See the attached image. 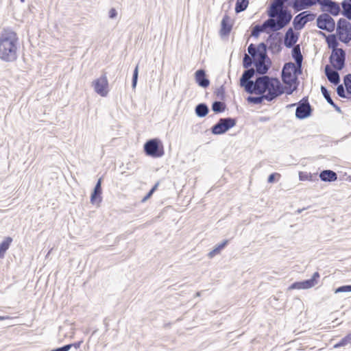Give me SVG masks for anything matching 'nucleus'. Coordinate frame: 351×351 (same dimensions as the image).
I'll use <instances>...</instances> for the list:
<instances>
[{
	"label": "nucleus",
	"instance_id": "55",
	"mask_svg": "<svg viewBox=\"0 0 351 351\" xmlns=\"http://www.w3.org/2000/svg\"><path fill=\"white\" fill-rule=\"evenodd\" d=\"M101 180H102V178H100L97 180V183H96V184H95V187H94V188L99 189H101Z\"/></svg>",
	"mask_w": 351,
	"mask_h": 351
},
{
	"label": "nucleus",
	"instance_id": "41",
	"mask_svg": "<svg viewBox=\"0 0 351 351\" xmlns=\"http://www.w3.org/2000/svg\"><path fill=\"white\" fill-rule=\"evenodd\" d=\"M247 52L253 58L256 59L258 57V50L254 44H250L247 47Z\"/></svg>",
	"mask_w": 351,
	"mask_h": 351
},
{
	"label": "nucleus",
	"instance_id": "2",
	"mask_svg": "<svg viewBox=\"0 0 351 351\" xmlns=\"http://www.w3.org/2000/svg\"><path fill=\"white\" fill-rule=\"evenodd\" d=\"M289 0H273L267 10L268 17L281 25L283 28L289 24L292 19L291 10L285 7V3H289Z\"/></svg>",
	"mask_w": 351,
	"mask_h": 351
},
{
	"label": "nucleus",
	"instance_id": "37",
	"mask_svg": "<svg viewBox=\"0 0 351 351\" xmlns=\"http://www.w3.org/2000/svg\"><path fill=\"white\" fill-rule=\"evenodd\" d=\"M350 343H351V334H348L342 338L334 346V348H338Z\"/></svg>",
	"mask_w": 351,
	"mask_h": 351
},
{
	"label": "nucleus",
	"instance_id": "14",
	"mask_svg": "<svg viewBox=\"0 0 351 351\" xmlns=\"http://www.w3.org/2000/svg\"><path fill=\"white\" fill-rule=\"evenodd\" d=\"M271 64V60L268 57H257L255 59L254 66L256 73L266 75Z\"/></svg>",
	"mask_w": 351,
	"mask_h": 351
},
{
	"label": "nucleus",
	"instance_id": "62",
	"mask_svg": "<svg viewBox=\"0 0 351 351\" xmlns=\"http://www.w3.org/2000/svg\"><path fill=\"white\" fill-rule=\"evenodd\" d=\"M201 295V292L200 291H198L196 293V296H200Z\"/></svg>",
	"mask_w": 351,
	"mask_h": 351
},
{
	"label": "nucleus",
	"instance_id": "15",
	"mask_svg": "<svg viewBox=\"0 0 351 351\" xmlns=\"http://www.w3.org/2000/svg\"><path fill=\"white\" fill-rule=\"evenodd\" d=\"M319 0H293L288 5L291 6L295 12L308 8L316 4H319Z\"/></svg>",
	"mask_w": 351,
	"mask_h": 351
},
{
	"label": "nucleus",
	"instance_id": "8",
	"mask_svg": "<svg viewBox=\"0 0 351 351\" xmlns=\"http://www.w3.org/2000/svg\"><path fill=\"white\" fill-rule=\"evenodd\" d=\"M337 33L341 42L348 43L351 40V23L343 18L339 19L337 21Z\"/></svg>",
	"mask_w": 351,
	"mask_h": 351
},
{
	"label": "nucleus",
	"instance_id": "28",
	"mask_svg": "<svg viewBox=\"0 0 351 351\" xmlns=\"http://www.w3.org/2000/svg\"><path fill=\"white\" fill-rule=\"evenodd\" d=\"M305 25L306 23L302 15L301 14V12L294 17L293 21V25L295 29L300 30L304 28Z\"/></svg>",
	"mask_w": 351,
	"mask_h": 351
},
{
	"label": "nucleus",
	"instance_id": "18",
	"mask_svg": "<svg viewBox=\"0 0 351 351\" xmlns=\"http://www.w3.org/2000/svg\"><path fill=\"white\" fill-rule=\"evenodd\" d=\"M232 29L231 19L228 14H225L221 21V29L219 34L221 36H227L230 34Z\"/></svg>",
	"mask_w": 351,
	"mask_h": 351
},
{
	"label": "nucleus",
	"instance_id": "24",
	"mask_svg": "<svg viewBox=\"0 0 351 351\" xmlns=\"http://www.w3.org/2000/svg\"><path fill=\"white\" fill-rule=\"evenodd\" d=\"M292 48L291 56L297 66L302 65L303 56L301 53L300 45H295Z\"/></svg>",
	"mask_w": 351,
	"mask_h": 351
},
{
	"label": "nucleus",
	"instance_id": "38",
	"mask_svg": "<svg viewBox=\"0 0 351 351\" xmlns=\"http://www.w3.org/2000/svg\"><path fill=\"white\" fill-rule=\"evenodd\" d=\"M343 84L347 94L351 95V73L347 74L343 77Z\"/></svg>",
	"mask_w": 351,
	"mask_h": 351
},
{
	"label": "nucleus",
	"instance_id": "42",
	"mask_svg": "<svg viewBox=\"0 0 351 351\" xmlns=\"http://www.w3.org/2000/svg\"><path fill=\"white\" fill-rule=\"evenodd\" d=\"M256 48L259 51L258 57H260V56H261L263 58L267 57V47L266 44H265L264 43H261Z\"/></svg>",
	"mask_w": 351,
	"mask_h": 351
},
{
	"label": "nucleus",
	"instance_id": "50",
	"mask_svg": "<svg viewBox=\"0 0 351 351\" xmlns=\"http://www.w3.org/2000/svg\"><path fill=\"white\" fill-rule=\"evenodd\" d=\"M117 16V12L114 8H111L109 10V18L110 19H114Z\"/></svg>",
	"mask_w": 351,
	"mask_h": 351
},
{
	"label": "nucleus",
	"instance_id": "12",
	"mask_svg": "<svg viewBox=\"0 0 351 351\" xmlns=\"http://www.w3.org/2000/svg\"><path fill=\"white\" fill-rule=\"evenodd\" d=\"M95 91L101 97H106L108 93V81L106 74L92 82Z\"/></svg>",
	"mask_w": 351,
	"mask_h": 351
},
{
	"label": "nucleus",
	"instance_id": "44",
	"mask_svg": "<svg viewBox=\"0 0 351 351\" xmlns=\"http://www.w3.org/2000/svg\"><path fill=\"white\" fill-rule=\"evenodd\" d=\"M215 94L221 100H223L225 99V87H224V85H221L218 88H217V90L215 91Z\"/></svg>",
	"mask_w": 351,
	"mask_h": 351
},
{
	"label": "nucleus",
	"instance_id": "34",
	"mask_svg": "<svg viewBox=\"0 0 351 351\" xmlns=\"http://www.w3.org/2000/svg\"><path fill=\"white\" fill-rule=\"evenodd\" d=\"M212 110L215 113H221L225 111L226 105L221 101H215L212 104Z\"/></svg>",
	"mask_w": 351,
	"mask_h": 351
},
{
	"label": "nucleus",
	"instance_id": "6",
	"mask_svg": "<svg viewBox=\"0 0 351 351\" xmlns=\"http://www.w3.org/2000/svg\"><path fill=\"white\" fill-rule=\"evenodd\" d=\"M144 152L148 156L156 158L162 157L164 154V146L158 138H152L144 144Z\"/></svg>",
	"mask_w": 351,
	"mask_h": 351
},
{
	"label": "nucleus",
	"instance_id": "57",
	"mask_svg": "<svg viewBox=\"0 0 351 351\" xmlns=\"http://www.w3.org/2000/svg\"><path fill=\"white\" fill-rule=\"evenodd\" d=\"M151 197H152V195H150L149 193H147V194L142 199L141 202H145L148 199H149Z\"/></svg>",
	"mask_w": 351,
	"mask_h": 351
},
{
	"label": "nucleus",
	"instance_id": "56",
	"mask_svg": "<svg viewBox=\"0 0 351 351\" xmlns=\"http://www.w3.org/2000/svg\"><path fill=\"white\" fill-rule=\"evenodd\" d=\"M158 183H156L155 184V185L149 190V191L148 192L150 195H153V193H154V191L156 190V189L158 188Z\"/></svg>",
	"mask_w": 351,
	"mask_h": 351
},
{
	"label": "nucleus",
	"instance_id": "29",
	"mask_svg": "<svg viewBox=\"0 0 351 351\" xmlns=\"http://www.w3.org/2000/svg\"><path fill=\"white\" fill-rule=\"evenodd\" d=\"M12 242V239L10 237H7L0 243V258H1L4 257L5 254L6 252V251L8 250Z\"/></svg>",
	"mask_w": 351,
	"mask_h": 351
},
{
	"label": "nucleus",
	"instance_id": "11",
	"mask_svg": "<svg viewBox=\"0 0 351 351\" xmlns=\"http://www.w3.org/2000/svg\"><path fill=\"white\" fill-rule=\"evenodd\" d=\"M317 27L328 32H332L335 29V21L328 14L323 13L317 18Z\"/></svg>",
	"mask_w": 351,
	"mask_h": 351
},
{
	"label": "nucleus",
	"instance_id": "43",
	"mask_svg": "<svg viewBox=\"0 0 351 351\" xmlns=\"http://www.w3.org/2000/svg\"><path fill=\"white\" fill-rule=\"evenodd\" d=\"M138 65L137 64L134 68L133 75H132V88H135L138 82Z\"/></svg>",
	"mask_w": 351,
	"mask_h": 351
},
{
	"label": "nucleus",
	"instance_id": "35",
	"mask_svg": "<svg viewBox=\"0 0 351 351\" xmlns=\"http://www.w3.org/2000/svg\"><path fill=\"white\" fill-rule=\"evenodd\" d=\"M328 46L332 50L339 49L337 47L339 45V43L337 40L336 36L334 34L328 35L326 38Z\"/></svg>",
	"mask_w": 351,
	"mask_h": 351
},
{
	"label": "nucleus",
	"instance_id": "51",
	"mask_svg": "<svg viewBox=\"0 0 351 351\" xmlns=\"http://www.w3.org/2000/svg\"><path fill=\"white\" fill-rule=\"evenodd\" d=\"M276 176H279V174L277 173H274L270 174L267 178V182L269 183H273L275 181Z\"/></svg>",
	"mask_w": 351,
	"mask_h": 351
},
{
	"label": "nucleus",
	"instance_id": "16",
	"mask_svg": "<svg viewBox=\"0 0 351 351\" xmlns=\"http://www.w3.org/2000/svg\"><path fill=\"white\" fill-rule=\"evenodd\" d=\"M278 34L279 33L270 34L267 39V42L269 43V49L274 53H279L282 50L281 41L277 39Z\"/></svg>",
	"mask_w": 351,
	"mask_h": 351
},
{
	"label": "nucleus",
	"instance_id": "25",
	"mask_svg": "<svg viewBox=\"0 0 351 351\" xmlns=\"http://www.w3.org/2000/svg\"><path fill=\"white\" fill-rule=\"evenodd\" d=\"M256 73V70L252 68H248L245 70L240 78V85H245V82L251 81V79L254 76Z\"/></svg>",
	"mask_w": 351,
	"mask_h": 351
},
{
	"label": "nucleus",
	"instance_id": "60",
	"mask_svg": "<svg viewBox=\"0 0 351 351\" xmlns=\"http://www.w3.org/2000/svg\"><path fill=\"white\" fill-rule=\"evenodd\" d=\"M305 208H302V209H298L297 210L298 213H301L302 212V210H304Z\"/></svg>",
	"mask_w": 351,
	"mask_h": 351
},
{
	"label": "nucleus",
	"instance_id": "27",
	"mask_svg": "<svg viewBox=\"0 0 351 351\" xmlns=\"http://www.w3.org/2000/svg\"><path fill=\"white\" fill-rule=\"evenodd\" d=\"M341 5L343 8L342 15L348 20H351V0H343Z\"/></svg>",
	"mask_w": 351,
	"mask_h": 351
},
{
	"label": "nucleus",
	"instance_id": "23",
	"mask_svg": "<svg viewBox=\"0 0 351 351\" xmlns=\"http://www.w3.org/2000/svg\"><path fill=\"white\" fill-rule=\"evenodd\" d=\"M313 280H305L300 282H295L291 285L289 289H307L314 287Z\"/></svg>",
	"mask_w": 351,
	"mask_h": 351
},
{
	"label": "nucleus",
	"instance_id": "30",
	"mask_svg": "<svg viewBox=\"0 0 351 351\" xmlns=\"http://www.w3.org/2000/svg\"><path fill=\"white\" fill-rule=\"evenodd\" d=\"M102 189L94 188L90 195V203L93 204L97 202L100 203L102 200L101 197Z\"/></svg>",
	"mask_w": 351,
	"mask_h": 351
},
{
	"label": "nucleus",
	"instance_id": "40",
	"mask_svg": "<svg viewBox=\"0 0 351 351\" xmlns=\"http://www.w3.org/2000/svg\"><path fill=\"white\" fill-rule=\"evenodd\" d=\"M321 93L323 95L325 99L327 101V102L330 105L332 103H333V100L330 97V92L327 89L326 87L324 86H321Z\"/></svg>",
	"mask_w": 351,
	"mask_h": 351
},
{
	"label": "nucleus",
	"instance_id": "33",
	"mask_svg": "<svg viewBox=\"0 0 351 351\" xmlns=\"http://www.w3.org/2000/svg\"><path fill=\"white\" fill-rule=\"evenodd\" d=\"M258 95V96H248L247 97V102L253 104H260L264 100H267V97L265 94L261 93Z\"/></svg>",
	"mask_w": 351,
	"mask_h": 351
},
{
	"label": "nucleus",
	"instance_id": "26",
	"mask_svg": "<svg viewBox=\"0 0 351 351\" xmlns=\"http://www.w3.org/2000/svg\"><path fill=\"white\" fill-rule=\"evenodd\" d=\"M195 112L198 117L203 118L208 114L209 109L205 103H200L195 106Z\"/></svg>",
	"mask_w": 351,
	"mask_h": 351
},
{
	"label": "nucleus",
	"instance_id": "3",
	"mask_svg": "<svg viewBox=\"0 0 351 351\" xmlns=\"http://www.w3.org/2000/svg\"><path fill=\"white\" fill-rule=\"evenodd\" d=\"M258 86H261V93L267 97V101H271L282 95L285 89L277 77L262 75L258 80Z\"/></svg>",
	"mask_w": 351,
	"mask_h": 351
},
{
	"label": "nucleus",
	"instance_id": "63",
	"mask_svg": "<svg viewBox=\"0 0 351 351\" xmlns=\"http://www.w3.org/2000/svg\"><path fill=\"white\" fill-rule=\"evenodd\" d=\"M25 0H21V2H25Z\"/></svg>",
	"mask_w": 351,
	"mask_h": 351
},
{
	"label": "nucleus",
	"instance_id": "13",
	"mask_svg": "<svg viewBox=\"0 0 351 351\" xmlns=\"http://www.w3.org/2000/svg\"><path fill=\"white\" fill-rule=\"evenodd\" d=\"M319 5L322 11H326L331 15L336 16L341 13L339 3L332 0H319Z\"/></svg>",
	"mask_w": 351,
	"mask_h": 351
},
{
	"label": "nucleus",
	"instance_id": "49",
	"mask_svg": "<svg viewBox=\"0 0 351 351\" xmlns=\"http://www.w3.org/2000/svg\"><path fill=\"white\" fill-rule=\"evenodd\" d=\"M71 349V346L64 345L62 347H59L51 350V351H69Z\"/></svg>",
	"mask_w": 351,
	"mask_h": 351
},
{
	"label": "nucleus",
	"instance_id": "9",
	"mask_svg": "<svg viewBox=\"0 0 351 351\" xmlns=\"http://www.w3.org/2000/svg\"><path fill=\"white\" fill-rule=\"evenodd\" d=\"M346 52L343 49L332 50L329 62L337 71L342 70L345 66Z\"/></svg>",
	"mask_w": 351,
	"mask_h": 351
},
{
	"label": "nucleus",
	"instance_id": "47",
	"mask_svg": "<svg viewBox=\"0 0 351 351\" xmlns=\"http://www.w3.org/2000/svg\"><path fill=\"white\" fill-rule=\"evenodd\" d=\"M346 88L342 84H339L337 87V93L341 98H348L346 94Z\"/></svg>",
	"mask_w": 351,
	"mask_h": 351
},
{
	"label": "nucleus",
	"instance_id": "10",
	"mask_svg": "<svg viewBox=\"0 0 351 351\" xmlns=\"http://www.w3.org/2000/svg\"><path fill=\"white\" fill-rule=\"evenodd\" d=\"M312 111L313 109L308 101V97H303L297 104L295 117L300 120L306 119L311 115Z\"/></svg>",
	"mask_w": 351,
	"mask_h": 351
},
{
	"label": "nucleus",
	"instance_id": "22",
	"mask_svg": "<svg viewBox=\"0 0 351 351\" xmlns=\"http://www.w3.org/2000/svg\"><path fill=\"white\" fill-rule=\"evenodd\" d=\"M319 178L323 182H334L337 180V174L330 169L323 170L319 173Z\"/></svg>",
	"mask_w": 351,
	"mask_h": 351
},
{
	"label": "nucleus",
	"instance_id": "58",
	"mask_svg": "<svg viewBox=\"0 0 351 351\" xmlns=\"http://www.w3.org/2000/svg\"><path fill=\"white\" fill-rule=\"evenodd\" d=\"M269 120V117H261L259 118V121L261 122H265V121H268Z\"/></svg>",
	"mask_w": 351,
	"mask_h": 351
},
{
	"label": "nucleus",
	"instance_id": "21",
	"mask_svg": "<svg viewBox=\"0 0 351 351\" xmlns=\"http://www.w3.org/2000/svg\"><path fill=\"white\" fill-rule=\"evenodd\" d=\"M195 79L196 83L202 88H206L210 84V81L207 78L206 72L204 69H199L195 73Z\"/></svg>",
	"mask_w": 351,
	"mask_h": 351
},
{
	"label": "nucleus",
	"instance_id": "4",
	"mask_svg": "<svg viewBox=\"0 0 351 351\" xmlns=\"http://www.w3.org/2000/svg\"><path fill=\"white\" fill-rule=\"evenodd\" d=\"M292 68H294V64L289 62L285 63L282 69V80L284 84L289 86L285 90L287 95H291L298 88L299 84L298 78L295 75H293Z\"/></svg>",
	"mask_w": 351,
	"mask_h": 351
},
{
	"label": "nucleus",
	"instance_id": "32",
	"mask_svg": "<svg viewBox=\"0 0 351 351\" xmlns=\"http://www.w3.org/2000/svg\"><path fill=\"white\" fill-rule=\"evenodd\" d=\"M249 4V0H237L234 10L237 14L245 11Z\"/></svg>",
	"mask_w": 351,
	"mask_h": 351
},
{
	"label": "nucleus",
	"instance_id": "39",
	"mask_svg": "<svg viewBox=\"0 0 351 351\" xmlns=\"http://www.w3.org/2000/svg\"><path fill=\"white\" fill-rule=\"evenodd\" d=\"M306 24L308 22L313 21L316 17V14L311 11H304L301 12Z\"/></svg>",
	"mask_w": 351,
	"mask_h": 351
},
{
	"label": "nucleus",
	"instance_id": "17",
	"mask_svg": "<svg viewBox=\"0 0 351 351\" xmlns=\"http://www.w3.org/2000/svg\"><path fill=\"white\" fill-rule=\"evenodd\" d=\"M298 40V34L295 33L291 27H289L285 35L284 45L287 48L295 46Z\"/></svg>",
	"mask_w": 351,
	"mask_h": 351
},
{
	"label": "nucleus",
	"instance_id": "48",
	"mask_svg": "<svg viewBox=\"0 0 351 351\" xmlns=\"http://www.w3.org/2000/svg\"><path fill=\"white\" fill-rule=\"evenodd\" d=\"M292 71L293 75L298 77V75H300L302 72V65L297 66L294 64V68H292Z\"/></svg>",
	"mask_w": 351,
	"mask_h": 351
},
{
	"label": "nucleus",
	"instance_id": "20",
	"mask_svg": "<svg viewBox=\"0 0 351 351\" xmlns=\"http://www.w3.org/2000/svg\"><path fill=\"white\" fill-rule=\"evenodd\" d=\"M260 77H257L255 81L251 80L247 82H245V85H240L241 87L245 88V90L250 94H261V86H258V80Z\"/></svg>",
	"mask_w": 351,
	"mask_h": 351
},
{
	"label": "nucleus",
	"instance_id": "61",
	"mask_svg": "<svg viewBox=\"0 0 351 351\" xmlns=\"http://www.w3.org/2000/svg\"><path fill=\"white\" fill-rule=\"evenodd\" d=\"M295 105H297V104H292L289 105L287 107H293V106H295Z\"/></svg>",
	"mask_w": 351,
	"mask_h": 351
},
{
	"label": "nucleus",
	"instance_id": "52",
	"mask_svg": "<svg viewBox=\"0 0 351 351\" xmlns=\"http://www.w3.org/2000/svg\"><path fill=\"white\" fill-rule=\"evenodd\" d=\"M319 278V274L316 271L313 274V276L311 277V278H310V280H313V282H314V285H315L317 282V279Z\"/></svg>",
	"mask_w": 351,
	"mask_h": 351
},
{
	"label": "nucleus",
	"instance_id": "46",
	"mask_svg": "<svg viewBox=\"0 0 351 351\" xmlns=\"http://www.w3.org/2000/svg\"><path fill=\"white\" fill-rule=\"evenodd\" d=\"M351 292V285H343L335 290V293Z\"/></svg>",
	"mask_w": 351,
	"mask_h": 351
},
{
	"label": "nucleus",
	"instance_id": "53",
	"mask_svg": "<svg viewBox=\"0 0 351 351\" xmlns=\"http://www.w3.org/2000/svg\"><path fill=\"white\" fill-rule=\"evenodd\" d=\"M82 341H77L73 343L66 344V346H71V348L72 347L75 348V349H78L81 346Z\"/></svg>",
	"mask_w": 351,
	"mask_h": 351
},
{
	"label": "nucleus",
	"instance_id": "45",
	"mask_svg": "<svg viewBox=\"0 0 351 351\" xmlns=\"http://www.w3.org/2000/svg\"><path fill=\"white\" fill-rule=\"evenodd\" d=\"M313 175L311 173H308L307 172H302L300 171L299 173V179L300 180L304 181V180H313Z\"/></svg>",
	"mask_w": 351,
	"mask_h": 351
},
{
	"label": "nucleus",
	"instance_id": "1",
	"mask_svg": "<svg viewBox=\"0 0 351 351\" xmlns=\"http://www.w3.org/2000/svg\"><path fill=\"white\" fill-rule=\"evenodd\" d=\"M19 38L15 32L4 28L0 32V59L6 62L18 58Z\"/></svg>",
	"mask_w": 351,
	"mask_h": 351
},
{
	"label": "nucleus",
	"instance_id": "59",
	"mask_svg": "<svg viewBox=\"0 0 351 351\" xmlns=\"http://www.w3.org/2000/svg\"><path fill=\"white\" fill-rule=\"evenodd\" d=\"M10 317L9 316H0V321L8 319Z\"/></svg>",
	"mask_w": 351,
	"mask_h": 351
},
{
	"label": "nucleus",
	"instance_id": "31",
	"mask_svg": "<svg viewBox=\"0 0 351 351\" xmlns=\"http://www.w3.org/2000/svg\"><path fill=\"white\" fill-rule=\"evenodd\" d=\"M228 243V240H224L221 243H219L217 245H215V248L208 253V257L213 258L216 254H219L220 252L227 245Z\"/></svg>",
	"mask_w": 351,
	"mask_h": 351
},
{
	"label": "nucleus",
	"instance_id": "36",
	"mask_svg": "<svg viewBox=\"0 0 351 351\" xmlns=\"http://www.w3.org/2000/svg\"><path fill=\"white\" fill-rule=\"evenodd\" d=\"M255 62V58H253L252 57L248 56L247 53L244 54L243 58V66L245 69L250 68V66L254 64Z\"/></svg>",
	"mask_w": 351,
	"mask_h": 351
},
{
	"label": "nucleus",
	"instance_id": "7",
	"mask_svg": "<svg viewBox=\"0 0 351 351\" xmlns=\"http://www.w3.org/2000/svg\"><path fill=\"white\" fill-rule=\"evenodd\" d=\"M237 121L234 118H220L217 123L213 125L210 130L215 135H221L226 133L230 129L236 125Z\"/></svg>",
	"mask_w": 351,
	"mask_h": 351
},
{
	"label": "nucleus",
	"instance_id": "5",
	"mask_svg": "<svg viewBox=\"0 0 351 351\" xmlns=\"http://www.w3.org/2000/svg\"><path fill=\"white\" fill-rule=\"evenodd\" d=\"M282 29H283V27L276 23L274 19L268 17L261 25H256L252 28L251 36L254 38H258L262 32L269 34V31L278 32Z\"/></svg>",
	"mask_w": 351,
	"mask_h": 351
},
{
	"label": "nucleus",
	"instance_id": "19",
	"mask_svg": "<svg viewBox=\"0 0 351 351\" xmlns=\"http://www.w3.org/2000/svg\"><path fill=\"white\" fill-rule=\"evenodd\" d=\"M325 75L328 80L335 84L337 85L340 82V75L337 70H333L329 65H326L324 69Z\"/></svg>",
	"mask_w": 351,
	"mask_h": 351
},
{
	"label": "nucleus",
	"instance_id": "54",
	"mask_svg": "<svg viewBox=\"0 0 351 351\" xmlns=\"http://www.w3.org/2000/svg\"><path fill=\"white\" fill-rule=\"evenodd\" d=\"M330 106H332L337 112L341 113L340 107H339L335 102L332 103Z\"/></svg>",
	"mask_w": 351,
	"mask_h": 351
}]
</instances>
